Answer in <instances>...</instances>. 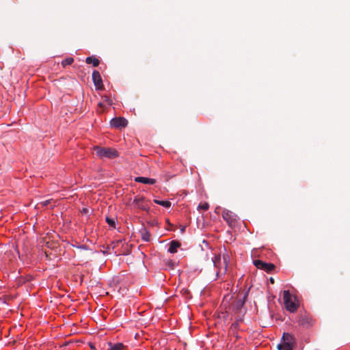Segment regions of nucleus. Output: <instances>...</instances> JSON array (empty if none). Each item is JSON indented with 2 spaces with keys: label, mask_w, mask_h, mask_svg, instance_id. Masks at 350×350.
<instances>
[{
  "label": "nucleus",
  "mask_w": 350,
  "mask_h": 350,
  "mask_svg": "<svg viewBox=\"0 0 350 350\" xmlns=\"http://www.w3.org/2000/svg\"><path fill=\"white\" fill-rule=\"evenodd\" d=\"M283 301L286 310L292 313L297 312L299 308L297 297L292 295L289 291L283 292Z\"/></svg>",
  "instance_id": "1"
},
{
  "label": "nucleus",
  "mask_w": 350,
  "mask_h": 350,
  "mask_svg": "<svg viewBox=\"0 0 350 350\" xmlns=\"http://www.w3.org/2000/svg\"><path fill=\"white\" fill-rule=\"evenodd\" d=\"M297 346L295 336L284 332L282 335V342L278 345L279 350H293Z\"/></svg>",
  "instance_id": "2"
},
{
  "label": "nucleus",
  "mask_w": 350,
  "mask_h": 350,
  "mask_svg": "<svg viewBox=\"0 0 350 350\" xmlns=\"http://www.w3.org/2000/svg\"><path fill=\"white\" fill-rule=\"evenodd\" d=\"M96 154L101 159H114L119 156L118 152L111 148L96 146L94 148Z\"/></svg>",
  "instance_id": "3"
},
{
  "label": "nucleus",
  "mask_w": 350,
  "mask_h": 350,
  "mask_svg": "<svg viewBox=\"0 0 350 350\" xmlns=\"http://www.w3.org/2000/svg\"><path fill=\"white\" fill-rule=\"evenodd\" d=\"M297 322L299 325L305 328H309L314 324L315 320L313 319L311 314L304 311L299 313Z\"/></svg>",
  "instance_id": "4"
},
{
  "label": "nucleus",
  "mask_w": 350,
  "mask_h": 350,
  "mask_svg": "<svg viewBox=\"0 0 350 350\" xmlns=\"http://www.w3.org/2000/svg\"><path fill=\"white\" fill-rule=\"evenodd\" d=\"M254 265L256 268L262 269L268 273H271L275 269V265L274 264L271 262H265L262 260L258 259L254 260Z\"/></svg>",
  "instance_id": "5"
},
{
  "label": "nucleus",
  "mask_w": 350,
  "mask_h": 350,
  "mask_svg": "<svg viewBox=\"0 0 350 350\" xmlns=\"http://www.w3.org/2000/svg\"><path fill=\"white\" fill-rule=\"evenodd\" d=\"M92 81L96 87V88L98 90H102L104 89V85L103 84V80L100 72L97 70H94L92 72Z\"/></svg>",
  "instance_id": "6"
},
{
  "label": "nucleus",
  "mask_w": 350,
  "mask_h": 350,
  "mask_svg": "<svg viewBox=\"0 0 350 350\" xmlns=\"http://www.w3.org/2000/svg\"><path fill=\"white\" fill-rule=\"evenodd\" d=\"M128 121L122 117L113 118L110 121V124L114 128H124L127 126Z\"/></svg>",
  "instance_id": "7"
},
{
  "label": "nucleus",
  "mask_w": 350,
  "mask_h": 350,
  "mask_svg": "<svg viewBox=\"0 0 350 350\" xmlns=\"http://www.w3.org/2000/svg\"><path fill=\"white\" fill-rule=\"evenodd\" d=\"M239 321H236L232 323L229 328L228 334L235 337L237 339L239 338Z\"/></svg>",
  "instance_id": "8"
},
{
  "label": "nucleus",
  "mask_w": 350,
  "mask_h": 350,
  "mask_svg": "<svg viewBox=\"0 0 350 350\" xmlns=\"http://www.w3.org/2000/svg\"><path fill=\"white\" fill-rule=\"evenodd\" d=\"M213 262L214 266L217 269V275H219V273L221 271V264H222L220 254L215 255V256L213 258Z\"/></svg>",
  "instance_id": "9"
},
{
  "label": "nucleus",
  "mask_w": 350,
  "mask_h": 350,
  "mask_svg": "<svg viewBox=\"0 0 350 350\" xmlns=\"http://www.w3.org/2000/svg\"><path fill=\"white\" fill-rule=\"evenodd\" d=\"M141 238L144 241L149 242L151 240V234L146 228L144 227L139 230Z\"/></svg>",
  "instance_id": "10"
},
{
  "label": "nucleus",
  "mask_w": 350,
  "mask_h": 350,
  "mask_svg": "<svg viewBox=\"0 0 350 350\" xmlns=\"http://www.w3.org/2000/svg\"><path fill=\"white\" fill-rule=\"evenodd\" d=\"M180 246L181 243L178 241L173 240L170 243L168 252L172 254H175L177 252L178 248H179Z\"/></svg>",
  "instance_id": "11"
},
{
  "label": "nucleus",
  "mask_w": 350,
  "mask_h": 350,
  "mask_svg": "<svg viewBox=\"0 0 350 350\" xmlns=\"http://www.w3.org/2000/svg\"><path fill=\"white\" fill-rule=\"evenodd\" d=\"M135 181L137 183H142L144 184L154 185L156 183V180L154 178H149L146 177L138 176L135 178Z\"/></svg>",
  "instance_id": "12"
},
{
  "label": "nucleus",
  "mask_w": 350,
  "mask_h": 350,
  "mask_svg": "<svg viewBox=\"0 0 350 350\" xmlns=\"http://www.w3.org/2000/svg\"><path fill=\"white\" fill-rule=\"evenodd\" d=\"M109 349L107 350H124L126 347L122 342L112 343L108 342Z\"/></svg>",
  "instance_id": "13"
},
{
  "label": "nucleus",
  "mask_w": 350,
  "mask_h": 350,
  "mask_svg": "<svg viewBox=\"0 0 350 350\" xmlns=\"http://www.w3.org/2000/svg\"><path fill=\"white\" fill-rule=\"evenodd\" d=\"M50 205L51 207H53L55 206V202L51 198L49 200H46L44 201H42L39 203H38L37 206L38 207H44Z\"/></svg>",
  "instance_id": "14"
},
{
  "label": "nucleus",
  "mask_w": 350,
  "mask_h": 350,
  "mask_svg": "<svg viewBox=\"0 0 350 350\" xmlns=\"http://www.w3.org/2000/svg\"><path fill=\"white\" fill-rule=\"evenodd\" d=\"M85 62L88 64H92L94 67L98 66L100 63L98 59L96 58L94 56H90V57H86Z\"/></svg>",
  "instance_id": "15"
},
{
  "label": "nucleus",
  "mask_w": 350,
  "mask_h": 350,
  "mask_svg": "<svg viewBox=\"0 0 350 350\" xmlns=\"http://www.w3.org/2000/svg\"><path fill=\"white\" fill-rule=\"evenodd\" d=\"M221 215L223 219H232L234 217V213L228 210H221Z\"/></svg>",
  "instance_id": "16"
},
{
  "label": "nucleus",
  "mask_w": 350,
  "mask_h": 350,
  "mask_svg": "<svg viewBox=\"0 0 350 350\" xmlns=\"http://www.w3.org/2000/svg\"><path fill=\"white\" fill-rule=\"evenodd\" d=\"M178 226L176 224H172L170 222V220H166L165 228L167 230L175 231L177 229Z\"/></svg>",
  "instance_id": "17"
},
{
  "label": "nucleus",
  "mask_w": 350,
  "mask_h": 350,
  "mask_svg": "<svg viewBox=\"0 0 350 350\" xmlns=\"http://www.w3.org/2000/svg\"><path fill=\"white\" fill-rule=\"evenodd\" d=\"M154 202L156 204H160L165 208H169L171 206V202L167 200L164 201V200H155Z\"/></svg>",
  "instance_id": "18"
},
{
  "label": "nucleus",
  "mask_w": 350,
  "mask_h": 350,
  "mask_svg": "<svg viewBox=\"0 0 350 350\" xmlns=\"http://www.w3.org/2000/svg\"><path fill=\"white\" fill-rule=\"evenodd\" d=\"M122 243V240H117L112 241L108 246L107 248L109 250L112 249V250H114L115 247L116 246H118L120 244Z\"/></svg>",
  "instance_id": "19"
},
{
  "label": "nucleus",
  "mask_w": 350,
  "mask_h": 350,
  "mask_svg": "<svg viewBox=\"0 0 350 350\" xmlns=\"http://www.w3.org/2000/svg\"><path fill=\"white\" fill-rule=\"evenodd\" d=\"M73 62L74 59L72 57H68L62 62V65L63 67H66L68 65L72 64Z\"/></svg>",
  "instance_id": "20"
},
{
  "label": "nucleus",
  "mask_w": 350,
  "mask_h": 350,
  "mask_svg": "<svg viewBox=\"0 0 350 350\" xmlns=\"http://www.w3.org/2000/svg\"><path fill=\"white\" fill-rule=\"evenodd\" d=\"M144 200V198L142 197H141V198L135 197V198L134 199V202L137 204V205L139 207H141L142 208H145L144 207V206L141 205V202H142Z\"/></svg>",
  "instance_id": "21"
},
{
  "label": "nucleus",
  "mask_w": 350,
  "mask_h": 350,
  "mask_svg": "<svg viewBox=\"0 0 350 350\" xmlns=\"http://www.w3.org/2000/svg\"><path fill=\"white\" fill-rule=\"evenodd\" d=\"M247 297V295L245 294V295H244V296H243L242 299L237 300V306L242 307L244 305L245 302Z\"/></svg>",
  "instance_id": "22"
},
{
  "label": "nucleus",
  "mask_w": 350,
  "mask_h": 350,
  "mask_svg": "<svg viewBox=\"0 0 350 350\" xmlns=\"http://www.w3.org/2000/svg\"><path fill=\"white\" fill-rule=\"evenodd\" d=\"M106 222L108 224L109 229L116 228V220H106Z\"/></svg>",
  "instance_id": "23"
},
{
  "label": "nucleus",
  "mask_w": 350,
  "mask_h": 350,
  "mask_svg": "<svg viewBox=\"0 0 350 350\" xmlns=\"http://www.w3.org/2000/svg\"><path fill=\"white\" fill-rule=\"evenodd\" d=\"M166 265L170 267L171 269H174L175 266V262L172 260H168L166 262Z\"/></svg>",
  "instance_id": "24"
},
{
  "label": "nucleus",
  "mask_w": 350,
  "mask_h": 350,
  "mask_svg": "<svg viewBox=\"0 0 350 350\" xmlns=\"http://www.w3.org/2000/svg\"><path fill=\"white\" fill-rule=\"evenodd\" d=\"M89 211H90L89 208H83L81 211V216L82 217L87 216Z\"/></svg>",
  "instance_id": "25"
},
{
  "label": "nucleus",
  "mask_w": 350,
  "mask_h": 350,
  "mask_svg": "<svg viewBox=\"0 0 350 350\" xmlns=\"http://www.w3.org/2000/svg\"><path fill=\"white\" fill-rule=\"evenodd\" d=\"M98 110H97V111H98L99 113H102V112L103 111L104 105H103L102 103H99L98 104Z\"/></svg>",
  "instance_id": "26"
},
{
  "label": "nucleus",
  "mask_w": 350,
  "mask_h": 350,
  "mask_svg": "<svg viewBox=\"0 0 350 350\" xmlns=\"http://www.w3.org/2000/svg\"><path fill=\"white\" fill-rule=\"evenodd\" d=\"M208 203H204L203 204L199 205V208L203 209V210H207L208 208Z\"/></svg>",
  "instance_id": "27"
},
{
  "label": "nucleus",
  "mask_w": 350,
  "mask_h": 350,
  "mask_svg": "<svg viewBox=\"0 0 350 350\" xmlns=\"http://www.w3.org/2000/svg\"><path fill=\"white\" fill-rule=\"evenodd\" d=\"M223 263L224 265V273H226L227 271L228 262H227V259L225 256H224V262Z\"/></svg>",
  "instance_id": "28"
},
{
  "label": "nucleus",
  "mask_w": 350,
  "mask_h": 350,
  "mask_svg": "<svg viewBox=\"0 0 350 350\" xmlns=\"http://www.w3.org/2000/svg\"><path fill=\"white\" fill-rule=\"evenodd\" d=\"M237 220H226V221L228 223V226L231 228L233 227Z\"/></svg>",
  "instance_id": "29"
},
{
  "label": "nucleus",
  "mask_w": 350,
  "mask_h": 350,
  "mask_svg": "<svg viewBox=\"0 0 350 350\" xmlns=\"http://www.w3.org/2000/svg\"><path fill=\"white\" fill-rule=\"evenodd\" d=\"M103 100L107 102V103H108L109 105H111L112 104L111 100L108 96H103Z\"/></svg>",
  "instance_id": "30"
},
{
  "label": "nucleus",
  "mask_w": 350,
  "mask_h": 350,
  "mask_svg": "<svg viewBox=\"0 0 350 350\" xmlns=\"http://www.w3.org/2000/svg\"><path fill=\"white\" fill-rule=\"evenodd\" d=\"M178 228H180V232L184 233L185 231V226L183 225H179Z\"/></svg>",
  "instance_id": "31"
},
{
  "label": "nucleus",
  "mask_w": 350,
  "mask_h": 350,
  "mask_svg": "<svg viewBox=\"0 0 350 350\" xmlns=\"http://www.w3.org/2000/svg\"><path fill=\"white\" fill-rule=\"evenodd\" d=\"M118 231L120 232H124L120 228H118Z\"/></svg>",
  "instance_id": "32"
},
{
  "label": "nucleus",
  "mask_w": 350,
  "mask_h": 350,
  "mask_svg": "<svg viewBox=\"0 0 350 350\" xmlns=\"http://www.w3.org/2000/svg\"><path fill=\"white\" fill-rule=\"evenodd\" d=\"M270 281H271V282L272 284L274 282V280H273V278H271Z\"/></svg>",
  "instance_id": "33"
},
{
  "label": "nucleus",
  "mask_w": 350,
  "mask_h": 350,
  "mask_svg": "<svg viewBox=\"0 0 350 350\" xmlns=\"http://www.w3.org/2000/svg\"><path fill=\"white\" fill-rule=\"evenodd\" d=\"M202 221H203V223H202V227H204V226H205V224H204V220H202Z\"/></svg>",
  "instance_id": "34"
},
{
  "label": "nucleus",
  "mask_w": 350,
  "mask_h": 350,
  "mask_svg": "<svg viewBox=\"0 0 350 350\" xmlns=\"http://www.w3.org/2000/svg\"><path fill=\"white\" fill-rule=\"evenodd\" d=\"M165 350H170V349H165Z\"/></svg>",
  "instance_id": "35"
}]
</instances>
